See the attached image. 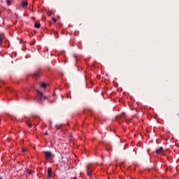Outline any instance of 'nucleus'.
I'll return each mask as SVG.
<instances>
[{
    "label": "nucleus",
    "instance_id": "nucleus-1",
    "mask_svg": "<svg viewBox=\"0 0 179 179\" xmlns=\"http://www.w3.org/2000/svg\"><path fill=\"white\" fill-rule=\"evenodd\" d=\"M163 152H164V148L163 147H159L155 150V153H157V155H162Z\"/></svg>",
    "mask_w": 179,
    "mask_h": 179
},
{
    "label": "nucleus",
    "instance_id": "nucleus-2",
    "mask_svg": "<svg viewBox=\"0 0 179 179\" xmlns=\"http://www.w3.org/2000/svg\"><path fill=\"white\" fill-rule=\"evenodd\" d=\"M41 75V71L40 70H38L34 73V78H35V79H38V78H40Z\"/></svg>",
    "mask_w": 179,
    "mask_h": 179
},
{
    "label": "nucleus",
    "instance_id": "nucleus-3",
    "mask_svg": "<svg viewBox=\"0 0 179 179\" xmlns=\"http://www.w3.org/2000/svg\"><path fill=\"white\" fill-rule=\"evenodd\" d=\"M44 155H45V157L46 159H51V156H52L51 152H50L48 151H45L44 152Z\"/></svg>",
    "mask_w": 179,
    "mask_h": 179
},
{
    "label": "nucleus",
    "instance_id": "nucleus-4",
    "mask_svg": "<svg viewBox=\"0 0 179 179\" xmlns=\"http://www.w3.org/2000/svg\"><path fill=\"white\" fill-rule=\"evenodd\" d=\"M87 174L89 177H92V170H90V166L89 165L87 166Z\"/></svg>",
    "mask_w": 179,
    "mask_h": 179
},
{
    "label": "nucleus",
    "instance_id": "nucleus-5",
    "mask_svg": "<svg viewBox=\"0 0 179 179\" xmlns=\"http://www.w3.org/2000/svg\"><path fill=\"white\" fill-rule=\"evenodd\" d=\"M52 170L51 169V168H48V178H51V173H52Z\"/></svg>",
    "mask_w": 179,
    "mask_h": 179
},
{
    "label": "nucleus",
    "instance_id": "nucleus-6",
    "mask_svg": "<svg viewBox=\"0 0 179 179\" xmlns=\"http://www.w3.org/2000/svg\"><path fill=\"white\" fill-rule=\"evenodd\" d=\"M21 6L22 8H27V1H23L22 3H21Z\"/></svg>",
    "mask_w": 179,
    "mask_h": 179
},
{
    "label": "nucleus",
    "instance_id": "nucleus-7",
    "mask_svg": "<svg viewBox=\"0 0 179 179\" xmlns=\"http://www.w3.org/2000/svg\"><path fill=\"white\" fill-rule=\"evenodd\" d=\"M41 24H40V23H38V22H36V23H35V24H34V27L36 28V29H40V27H41Z\"/></svg>",
    "mask_w": 179,
    "mask_h": 179
},
{
    "label": "nucleus",
    "instance_id": "nucleus-8",
    "mask_svg": "<svg viewBox=\"0 0 179 179\" xmlns=\"http://www.w3.org/2000/svg\"><path fill=\"white\" fill-rule=\"evenodd\" d=\"M3 34H0V44H2V41H3Z\"/></svg>",
    "mask_w": 179,
    "mask_h": 179
},
{
    "label": "nucleus",
    "instance_id": "nucleus-9",
    "mask_svg": "<svg viewBox=\"0 0 179 179\" xmlns=\"http://www.w3.org/2000/svg\"><path fill=\"white\" fill-rule=\"evenodd\" d=\"M37 94L40 97V99H41V97H43V93L41 92L37 91Z\"/></svg>",
    "mask_w": 179,
    "mask_h": 179
},
{
    "label": "nucleus",
    "instance_id": "nucleus-10",
    "mask_svg": "<svg viewBox=\"0 0 179 179\" xmlns=\"http://www.w3.org/2000/svg\"><path fill=\"white\" fill-rule=\"evenodd\" d=\"M41 86L43 87V89H45V87H47V85L45 84V83H41Z\"/></svg>",
    "mask_w": 179,
    "mask_h": 179
},
{
    "label": "nucleus",
    "instance_id": "nucleus-11",
    "mask_svg": "<svg viewBox=\"0 0 179 179\" xmlns=\"http://www.w3.org/2000/svg\"><path fill=\"white\" fill-rule=\"evenodd\" d=\"M55 127H56V129H61V125L59 124H57Z\"/></svg>",
    "mask_w": 179,
    "mask_h": 179
},
{
    "label": "nucleus",
    "instance_id": "nucleus-12",
    "mask_svg": "<svg viewBox=\"0 0 179 179\" xmlns=\"http://www.w3.org/2000/svg\"><path fill=\"white\" fill-rule=\"evenodd\" d=\"M27 126L29 127V128H31V127H33L31 123H27Z\"/></svg>",
    "mask_w": 179,
    "mask_h": 179
},
{
    "label": "nucleus",
    "instance_id": "nucleus-13",
    "mask_svg": "<svg viewBox=\"0 0 179 179\" xmlns=\"http://www.w3.org/2000/svg\"><path fill=\"white\" fill-rule=\"evenodd\" d=\"M6 2H7V3H8V5H10V0H6Z\"/></svg>",
    "mask_w": 179,
    "mask_h": 179
},
{
    "label": "nucleus",
    "instance_id": "nucleus-14",
    "mask_svg": "<svg viewBox=\"0 0 179 179\" xmlns=\"http://www.w3.org/2000/svg\"><path fill=\"white\" fill-rule=\"evenodd\" d=\"M52 20H53V22H55H55H57V19H55V18H52Z\"/></svg>",
    "mask_w": 179,
    "mask_h": 179
},
{
    "label": "nucleus",
    "instance_id": "nucleus-15",
    "mask_svg": "<svg viewBox=\"0 0 179 179\" xmlns=\"http://www.w3.org/2000/svg\"><path fill=\"white\" fill-rule=\"evenodd\" d=\"M44 135H48V131H45V132L44 133Z\"/></svg>",
    "mask_w": 179,
    "mask_h": 179
},
{
    "label": "nucleus",
    "instance_id": "nucleus-16",
    "mask_svg": "<svg viewBox=\"0 0 179 179\" xmlns=\"http://www.w3.org/2000/svg\"><path fill=\"white\" fill-rule=\"evenodd\" d=\"M22 152L24 153L26 152V149L23 148Z\"/></svg>",
    "mask_w": 179,
    "mask_h": 179
},
{
    "label": "nucleus",
    "instance_id": "nucleus-17",
    "mask_svg": "<svg viewBox=\"0 0 179 179\" xmlns=\"http://www.w3.org/2000/svg\"><path fill=\"white\" fill-rule=\"evenodd\" d=\"M55 34H58V33L57 31H55Z\"/></svg>",
    "mask_w": 179,
    "mask_h": 179
},
{
    "label": "nucleus",
    "instance_id": "nucleus-18",
    "mask_svg": "<svg viewBox=\"0 0 179 179\" xmlns=\"http://www.w3.org/2000/svg\"><path fill=\"white\" fill-rule=\"evenodd\" d=\"M72 176H73V177L75 176V173H72Z\"/></svg>",
    "mask_w": 179,
    "mask_h": 179
},
{
    "label": "nucleus",
    "instance_id": "nucleus-19",
    "mask_svg": "<svg viewBox=\"0 0 179 179\" xmlns=\"http://www.w3.org/2000/svg\"><path fill=\"white\" fill-rule=\"evenodd\" d=\"M73 179H76V176H74Z\"/></svg>",
    "mask_w": 179,
    "mask_h": 179
},
{
    "label": "nucleus",
    "instance_id": "nucleus-20",
    "mask_svg": "<svg viewBox=\"0 0 179 179\" xmlns=\"http://www.w3.org/2000/svg\"><path fill=\"white\" fill-rule=\"evenodd\" d=\"M64 64H66V60L64 61Z\"/></svg>",
    "mask_w": 179,
    "mask_h": 179
},
{
    "label": "nucleus",
    "instance_id": "nucleus-21",
    "mask_svg": "<svg viewBox=\"0 0 179 179\" xmlns=\"http://www.w3.org/2000/svg\"><path fill=\"white\" fill-rule=\"evenodd\" d=\"M147 170H148V171H150V169H147Z\"/></svg>",
    "mask_w": 179,
    "mask_h": 179
},
{
    "label": "nucleus",
    "instance_id": "nucleus-22",
    "mask_svg": "<svg viewBox=\"0 0 179 179\" xmlns=\"http://www.w3.org/2000/svg\"><path fill=\"white\" fill-rule=\"evenodd\" d=\"M44 99H47V97H46V96H44Z\"/></svg>",
    "mask_w": 179,
    "mask_h": 179
},
{
    "label": "nucleus",
    "instance_id": "nucleus-23",
    "mask_svg": "<svg viewBox=\"0 0 179 179\" xmlns=\"http://www.w3.org/2000/svg\"><path fill=\"white\" fill-rule=\"evenodd\" d=\"M74 57L76 58V55H74Z\"/></svg>",
    "mask_w": 179,
    "mask_h": 179
},
{
    "label": "nucleus",
    "instance_id": "nucleus-24",
    "mask_svg": "<svg viewBox=\"0 0 179 179\" xmlns=\"http://www.w3.org/2000/svg\"><path fill=\"white\" fill-rule=\"evenodd\" d=\"M31 172L29 171V174L31 173Z\"/></svg>",
    "mask_w": 179,
    "mask_h": 179
},
{
    "label": "nucleus",
    "instance_id": "nucleus-25",
    "mask_svg": "<svg viewBox=\"0 0 179 179\" xmlns=\"http://www.w3.org/2000/svg\"><path fill=\"white\" fill-rule=\"evenodd\" d=\"M32 19H34V17H32Z\"/></svg>",
    "mask_w": 179,
    "mask_h": 179
},
{
    "label": "nucleus",
    "instance_id": "nucleus-26",
    "mask_svg": "<svg viewBox=\"0 0 179 179\" xmlns=\"http://www.w3.org/2000/svg\"><path fill=\"white\" fill-rule=\"evenodd\" d=\"M0 179H1V178H0Z\"/></svg>",
    "mask_w": 179,
    "mask_h": 179
}]
</instances>
